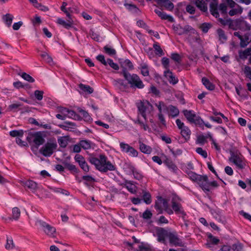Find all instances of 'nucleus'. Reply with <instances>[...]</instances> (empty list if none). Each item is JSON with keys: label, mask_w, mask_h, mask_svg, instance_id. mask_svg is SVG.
<instances>
[{"label": "nucleus", "mask_w": 251, "mask_h": 251, "mask_svg": "<svg viewBox=\"0 0 251 251\" xmlns=\"http://www.w3.org/2000/svg\"><path fill=\"white\" fill-rule=\"evenodd\" d=\"M88 160L95 165L98 170L102 173H105L108 171H114L116 169V167L107 160L106 156L104 154H100L99 158L89 156Z\"/></svg>", "instance_id": "f257e3e1"}, {"label": "nucleus", "mask_w": 251, "mask_h": 251, "mask_svg": "<svg viewBox=\"0 0 251 251\" xmlns=\"http://www.w3.org/2000/svg\"><path fill=\"white\" fill-rule=\"evenodd\" d=\"M122 74L131 88L141 89L144 87L145 85L142 80L137 75L131 74L125 69L122 71Z\"/></svg>", "instance_id": "f03ea898"}, {"label": "nucleus", "mask_w": 251, "mask_h": 251, "mask_svg": "<svg viewBox=\"0 0 251 251\" xmlns=\"http://www.w3.org/2000/svg\"><path fill=\"white\" fill-rule=\"evenodd\" d=\"M26 140L30 146L35 147L36 149H38L40 146L43 145L45 141L40 131L28 132Z\"/></svg>", "instance_id": "7ed1b4c3"}, {"label": "nucleus", "mask_w": 251, "mask_h": 251, "mask_svg": "<svg viewBox=\"0 0 251 251\" xmlns=\"http://www.w3.org/2000/svg\"><path fill=\"white\" fill-rule=\"evenodd\" d=\"M154 207L158 211V214H162L163 210L169 215L173 214V210L169 206L168 201L161 197L158 198L157 200L155 201Z\"/></svg>", "instance_id": "20e7f679"}, {"label": "nucleus", "mask_w": 251, "mask_h": 251, "mask_svg": "<svg viewBox=\"0 0 251 251\" xmlns=\"http://www.w3.org/2000/svg\"><path fill=\"white\" fill-rule=\"evenodd\" d=\"M57 145L55 141H48L39 150L44 156H50L56 149Z\"/></svg>", "instance_id": "39448f33"}, {"label": "nucleus", "mask_w": 251, "mask_h": 251, "mask_svg": "<svg viewBox=\"0 0 251 251\" xmlns=\"http://www.w3.org/2000/svg\"><path fill=\"white\" fill-rule=\"evenodd\" d=\"M183 113L190 123H194L196 125H199L200 126H203V121L200 117L197 116L192 111L184 110Z\"/></svg>", "instance_id": "423d86ee"}, {"label": "nucleus", "mask_w": 251, "mask_h": 251, "mask_svg": "<svg viewBox=\"0 0 251 251\" xmlns=\"http://www.w3.org/2000/svg\"><path fill=\"white\" fill-rule=\"evenodd\" d=\"M37 222L42 226L44 232L47 236L51 238L56 237V228L54 226L41 220H39Z\"/></svg>", "instance_id": "0eeeda50"}, {"label": "nucleus", "mask_w": 251, "mask_h": 251, "mask_svg": "<svg viewBox=\"0 0 251 251\" xmlns=\"http://www.w3.org/2000/svg\"><path fill=\"white\" fill-rule=\"evenodd\" d=\"M180 199L176 195L173 197L171 201L172 210L173 211H174L176 214L185 216L186 214L183 210L181 204L180 203Z\"/></svg>", "instance_id": "6e6552de"}, {"label": "nucleus", "mask_w": 251, "mask_h": 251, "mask_svg": "<svg viewBox=\"0 0 251 251\" xmlns=\"http://www.w3.org/2000/svg\"><path fill=\"white\" fill-rule=\"evenodd\" d=\"M196 182L199 185L200 187L205 192H209L210 188H209V184L208 181V176L206 175L200 176V177L198 178Z\"/></svg>", "instance_id": "1a4fd4ad"}, {"label": "nucleus", "mask_w": 251, "mask_h": 251, "mask_svg": "<svg viewBox=\"0 0 251 251\" xmlns=\"http://www.w3.org/2000/svg\"><path fill=\"white\" fill-rule=\"evenodd\" d=\"M196 182L199 185L200 187L205 192H209L210 188H209V184L208 181V176L206 175L200 176V177L198 178Z\"/></svg>", "instance_id": "9d476101"}, {"label": "nucleus", "mask_w": 251, "mask_h": 251, "mask_svg": "<svg viewBox=\"0 0 251 251\" xmlns=\"http://www.w3.org/2000/svg\"><path fill=\"white\" fill-rule=\"evenodd\" d=\"M75 161L77 162L81 169L85 172H89V166L85 161V158L80 154H77L75 156Z\"/></svg>", "instance_id": "9b49d317"}, {"label": "nucleus", "mask_w": 251, "mask_h": 251, "mask_svg": "<svg viewBox=\"0 0 251 251\" xmlns=\"http://www.w3.org/2000/svg\"><path fill=\"white\" fill-rule=\"evenodd\" d=\"M171 232H169L167 230L162 227H158L156 229V234L157 235V240L159 242L164 243L165 242V238H168Z\"/></svg>", "instance_id": "f8f14e48"}, {"label": "nucleus", "mask_w": 251, "mask_h": 251, "mask_svg": "<svg viewBox=\"0 0 251 251\" xmlns=\"http://www.w3.org/2000/svg\"><path fill=\"white\" fill-rule=\"evenodd\" d=\"M169 242L171 245L176 247H183V244L180 239H179L176 232H171L169 237Z\"/></svg>", "instance_id": "ddd939ff"}, {"label": "nucleus", "mask_w": 251, "mask_h": 251, "mask_svg": "<svg viewBox=\"0 0 251 251\" xmlns=\"http://www.w3.org/2000/svg\"><path fill=\"white\" fill-rule=\"evenodd\" d=\"M236 26L238 29L243 31H249L251 29V25L243 20L237 21Z\"/></svg>", "instance_id": "4468645a"}, {"label": "nucleus", "mask_w": 251, "mask_h": 251, "mask_svg": "<svg viewBox=\"0 0 251 251\" xmlns=\"http://www.w3.org/2000/svg\"><path fill=\"white\" fill-rule=\"evenodd\" d=\"M157 5L159 6L164 7L165 9L172 11L174 9V4L169 0H157Z\"/></svg>", "instance_id": "2eb2a0df"}, {"label": "nucleus", "mask_w": 251, "mask_h": 251, "mask_svg": "<svg viewBox=\"0 0 251 251\" xmlns=\"http://www.w3.org/2000/svg\"><path fill=\"white\" fill-rule=\"evenodd\" d=\"M164 76L167 78L169 82L173 85L176 84L178 81L177 78L169 70L164 72Z\"/></svg>", "instance_id": "dca6fc26"}, {"label": "nucleus", "mask_w": 251, "mask_h": 251, "mask_svg": "<svg viewBox=\"0 0 251 251\" xmlns=\"http://www.w3.org/2000/svg\"><path fill=\"white\" fill-rule=\"evenodd\" d=\"M154 12L162 19L168 20L169 22L173 23L174 22V18L170 15L166 14V13L158 9H155Z\"/></svg>", "instance_id": "f3484780"}, {"label": "nucleus", "mask_w": 251, "mask_h": 251, "mask_svg": "<svg viewBox=\"0 0 251 251\" xmlns=\"http://www.w3.org/2000/svg\"><path fill=\"white\" fill-rule=\"evenodd\" d=\"M56 23L67 29H69L72 27L74 24V21L73 20H67V21L65 22L61 18H58Z\"/></svg>", "instance_id": "a211bd4d"}, {"label": "nucleus", "mask_w": 251, "mask_h": 251, "mask_svg": "<svg viewBox=\"0 0 251 251\" xmlns=\"http://www.w3.org/2000/svg\"><path fill=\"white\" fill-rule=\"evenodd\" d=\"M210 12L211 14L216 18L219 17V14L218 11V3L214 1L210 3Z\"/></svg>", "instance_id": "6ab92c4d"}, {"label": "nucleus", "mask_w": 251, "mask_h": 251, "mask_svg": "<svg viewBox=\"0 0 251 251\" xmlns=\"http://www.w3.org/2000/svg\"><path fill=\"white\" fill-rule=\"evenodd\" d=\"M229 160L230 162H233L239 168L242 169L243 168L242 161L238 156L232 154Z\"/></svg>", "instance_id": "aec40b11"}, {"label": "nucleus", "mask_w": 251, "mask_h": 251, "mask_svg": "<svg viewBox=\"0 0 251 251\" xmlns=\"http://www.w3.org/2000/svg\"><path fill=\"white\" fill-rule=\"evenodd\" d=\"M180 134L185 141L187 142L190 138L191 131L188 127L185 126L181 129Z\"/></svg>", "instance_id": "412c9836"}, {"label": "nucleus", "mask_w": 251, "mask_h": 251, "mask_svg": "<svg viewBox=\"0 0 251 251\" xmlns=\"http://www.w3.org/2000/svg\"><path fill=\"white\" fill-rule=\"evenodd\" d=\"M195 4L201 11L203 12L207 11V4L203 0H196Z\"/></svg>", "instance_id": "4be33fe9"}, {"label": "nucleus", "mask_w": 251, "mask_h": 251, "mask_svg": "<svg viewBox=\"0 0 251 251\" xmlns=\"http://www.w3.org/2000/svg\"><path fill=\"white\" fill-rule=\"evenodd\" d=\"M139 149L141 152L148 154H150L152 152V149L150 146H148L141 142H139Z\"/></svg>", "instance_id": "5701e85b"}, {"label": "nucleus", "mask_w": 251, "mask_h": 251, "mask_svg": "<svg viewBox=\"0 0 251 251\" xmlns=\"http://www.w3.org/2000/svg\"><path fill=\"white\" fill-rule=\"evenodd\" d=\"M251 55V48H249L244 50L239 51V56L240 59H246L249 56Z\"/></svg>", "instance_id": "b1692460"}, {"label": "nucleus", "mask_w": 251, "mask_h": 251, "mask_svg": "<svg viewBox=\"0 0 251 251\" xmlns=\"http://www.w3.org/2000/svg\"><path fill=\"white\" fill-rule=\"evenodd\" d=\"M126 188L132 194H136L137 192V187L130 181H126L125 184Z\"/></svg>", "instance_id": "393cba45"}, {"label": "nucleus", "mask_w": 251, "mask_h": 251, "mask_svg": "<svg viewBox=\"0 0 251 251\" xmlns=\"http://www.w3.org/2000/svg\"><path fill=\"white\" fill-rule=\"evenodd\" d=\"M164 163L173 171L176 172L177 171V166L175 164V163L172 161L171 159L166 158L165 160L164 161Z\"/></svg>", "instance_id": "a878e982"}, {"label": "nucleus", "mask_w": 251, "mask_h": 251, "mask_svg": "<svg viewBox=\"0 0 251 251\" xmlns=\"http://www.w3.org/2000/svg\"><path fill=\"white\" fill-rule=\"evenodd\" d=\"M122 67L123 68V69L126 70V68H128L129 70H132L134 69V66L132 63V62L128 59H126L123 61H121L120 62Z\"/></svg>", "instance_id": "bb28decb"}, {"label": "nucleus", "mask_w": 251, "mask_h": 251, "mask_svg": "<svg viewBox=\"0 0 251 251\" xmlns=\"http://www.w3.org/2000/svg\"><path fill=\"white\" fill-rule=\"evenodd\" d=\"M217 32L220 41L222 43H225L227 40V36H226L225 31L221 28H218L217 30Z\"/></svg>", "instance_id": "cd10ccee"}, {"label": "nucleus", "mask_w": 251, "mask_h": 251, "mask_svg": "<svg viewBox=\"0 0 251 251\" xmlns=\"http://www.w3.org/2000/svg\"><path fill=\"white\" fill-rule=\"evenodd\" d=\"M251 42L249 39V34H245L244 36H242V37L240 40V45L242 48H245Z\"/></svg>", "instance_id": "c85d7f7f"}, {"label": "nucleus", "mask_w": 251, "mask_h": 251, "mask_svg": "<svg viewBox=\"0 0 251 251\" xmlns=\"http://www.w3.org/2000/svg\"><path fill=\"white\" fill-rule=\"evenodd\" d=\"M203 84L209 90H213L215 89V85L211 83L208 79L204 77L201 79Z\"/></svg>", "instance_id": "c756f323"}, {"label": "nucleus", "mask_w": 251, "mask_h": 251, "mask_svg": "<svg viewBox=\"0 0 251 251\" xmlns=\"http://www.w3.org/2000/svg\"><path fill=\"white\" fill-rule=\"evenodd\" d=\"M140 69L142 75L144 76L149 75V71L148 65L146 63H142L140 64Z\"/></svg>", "instance_id": "7c9ffc66"}, {"label": "nucleus", "mask_w": 251, "mask_h": 251, "mask_svg": "<svg viewBox=\"0 0 251 251\" xmlns=\"http://www.w3.org/2000/svg\"><path fill=\"white\" fill-rule=\"evenodd\" d=\"M153 48L154 49V52L156 55H157L159 56H161L164 55V53L158 43L156 42L153 45Z\"/></svg>", "instance_id": "2f4dec72"}, {"label": "nucleus", "mask_w": 251, "mask_h": 251, "mask_svg": "<svg viewBox=\"0 0 251 251\" xmlns=\"http://www.w3.org/2000/svg\"><path fill=\"white\" fill-rule=\"evenodd\" d=\"M12 212V218H10V219L18 220L21 215V211L20 209L17 207H15L13 208Z\"/></svg>", "instance_id": "473e14b6"}, {"label": "nucleus", "mask_w": 251, "mask_h": 251, "mask_svg": "<svg viewBox=\"0 0 251 251\" xmlns=\"http://www.w3.org/2000/svg\"><path fill=\"white\" fill-rule=\"evenodd\" d=\"M24 185L25 187H27L32 191L35 190L37 188V184L35 182L31 180H28L25 181Z\"/></svg>", "instance_id": "72a5a7b5"}, {"label": "nucleus", "mask_w": 251, "mask_h": 251, "mask_svg": "<svg viewBox=\"0 0 251 251\" xmlns=\"http://www.w3.org/2000/svg\"><path fill=\"white\" fill-rule=\"evenodd\" d=\"M168 110L170 111V115L173 117H176L179 114L178 109L173 105H170L168 107Z\"/></svg>", "instance_id": "f704fd0d"}, {"label": "nucleus", "mask_w": 251, "mask_h": 251, "mask_svg": "<svg viewBox=\"0 0 251 251\" xmlns=\"http://www.w3.org/2000/svg\"><path fill=\"white\" fill-rule=\"evenodd\" d=\"M143 199L144 201L147 204H149L151 202V195L148 192L143 191Z\"/></svg>", "instance_id": "c9c22d12"}, {"label": "nucleus", "mask_w": 251, "mask_h": 251, "mask_svg": "<svg viewBox=\"0 0 251 251\" xmlns=\"http://www.w3.org/2000/svg\"><path fill=\"white\" fill-rule=\"evenodd\" d=\"M78 87L81 90L88 94H92L94 91L93 89L89 85L80 83L79 84Z\"/></svg>", "instance_id": "e433bc0d"}, {"label": "nucleus", "mask_w": 251, "mask_h": 251, "mask_svg": "<svg viewBox=\"0 0 251 251\" xmlns=\"http://www.w3.org/2000/svg\"><path fill=\"white\" fill-rule=\"evenodd\" d=\"M158 120L160 122L159 124V126L160 128L163 129L164 128L166 127V121L164 118V117L162 113H158Z\"/></svg>", "instance_id": "4c0bfd02"}, {"label": "nucleus", "mask_w": 251, "mask_h": 251, "mask_svg": "<svg viewBox=\"0 0 251 251\" xmlns=\"http://www.w3.org/2000/svg\"><path fill=\"white\" fill-rule=\"evenodd\" d=\"M212 25L211 24L209 23H204L199 26V28L203 33H206L208 31L209 29L212 27Z\"/></svg>", "instance_id": "58836bf2"}, {"label": "nucleus", "mask_w": 251, "mask_h": 251, "mask_svg": "<svg viewBox=\"0 0 251 251\" xmlns=\"http://www.w3.org/2000/svg\"><path fill=\"white\" fill-rule=\"evenodd\" d=\"M189 32L194 34L196 31V30L192 28L191 26L189 25H186L183 28H182L181 33H178V34H186Z\"/></svg>", "instance_id": "ea45409f"}, {"label": "nucleus", "mask_w": 251, "mask_h": 251, "mask_svg": "<svg viewBox=\"0 0 251 251\" xmlns=\"http://www.w3.org/2000/svg\"><path fill=\"white\" fill-rule=\"evenodd\" d=\"M13 16L10 14H6L3 17V20L8 27L11 25Z\"/></svg>", "instance_id": "a19ab883"}, {"label": "nucleus", "mask_w": 251, "mask_h": 251, "mask_svg": "<svg viewBox=\"0 0 251 251\" xmlns=\"http://www.w3.org/2000/svg\"><path fill=\"white\" fill-rule=\"evenodd\" d=\"M104 52L109 55H114L116 53V51L115 49L110 48L108 46L106 45L103 47Z\"/></svg>", "instance_id": "79ce46f5"}, {"label": "nucleus", "mask_w": 251, "mask_h": 251, "mask_svg": "<svg viewBox=\"0 0 251 251\" xmlns=\"http://www.w3.org/2000/svg\"><path fill=\"white\" fill-rule=\"evenodd\" d=\"M137 107L140 113L146 112L147 109V106L145 103L142 101H140L137 103Z\"/></svg>", "instance_id": "37998d69"}, {"label": "nucleus", "mask_w": 251, "mask_h": 251, "mask_svg": "<svg viewBox=\"0 0 251 251\" xmlns=\"http://www.w3.org/2000/svg\"><path fill=\"white\" fill-rule=\"evenodd\" d=\"M155 105L158 109L159 113H162L163 110H168V107L162 101H159L158 103L155 104Z\"/></svg>", "instance_id": "c03bdc74"}, {"label": "nucleus", "mask_w": 251, "mask_h": 251, "mask_svg": "<svg viewBox=\"0 0 251 251\" xmlns=\"http://www.w3.org/2000/svg\"><path fill=\"white\" fill-rule=\"evenodd\" d=\"M40 56L47 63L50 64L52 62V58L47 52H43Z\"/></svg>", "instance_id": "a18cd8bd"}, {"label": "nucleus", "mask_w": 251, "mask_h": 251, "mask_svg": "<svg viewBox=\"0 0 251 251\" xmlns=\"http://www.w3.org/2000/svg\"><path fill=\"white\" fill-rule=\"evenodd\" d=\"M15 247L13 241L11 238H7L6 244L5 246V248L6 250H9L13 249Z\"/></svg>", "instance_id": "49530a36"}, {"label": "nucleus", "mask_w": 251, "mask_h": 251, "mask_svg": "<svg viewBox=\"0 0 251 251\" xmlns=\"http://www.w3.org/2000/svg\"><path fill=\"white\" fill-rule=\"evenodd\" d=\"M81 147L84 150L91 148V142L88 140H81L79 142Z\"/></svg>", "instance_id": "de8ad7c7"}, {"label": "nucleus", "mask_w": 251, "mask_h": 251, "mask_svg": "<svg viewBox=\"0 0 251 251\" xmlns=\"http://www.w3.org/2000/svg\"><path fill=\"white\" fill-rule=\"evenodd\" d=\"M82 178L85 181V184L87 185H88V183H93L96 181L95 179L91 176H84Z\"/></svg>", "instance_id": "09e8293b"}, {"label": "nucleus", "mask_w": 251, "mask_h": 251, "mask_svg": "<svg viewBox=\"0 0 251 251\" xmlns=\"http://www.w3.org/2000/svg\"><path fill=\"white\" fill-rule=\"evenodd\" d=\"M24 131L23 130H12L9 133L10 135L12 137H16V136H20L22 137L24 135Z\"/></svg>", "instance_id": "8fccbe9b"}, {"label": "nucleus", "mask_w": 251, "mask_h": 251, "mask_svg": "<svg viewBox=\"0 0 251 251\" xmlns=\"http://www.w3.org/2000/svg\"><path fill=\"white\" fill-rule=\"evenodd\" d=\"M66 111L68 112V114H69V117L75 119V120H78L80 118L79 116L76 114L74 110H66Z\"/></svg>", "instance_id": "3c124183"}, {"label": "nucleus", "mask_w": 251, "mask_h": 251, "mask_svg": "<svg viewBox=\"0 0 251 251\" xmlns=\"http://www.w3.org/2000/svg\"><path fill=\"white\" fill-rule=\"evenodd\" d=\"M58 143L62 148H65L68 145V141L65 137H61L58 139Z\"/></svg>", "instance_id": "603ef678"}, {"label": "nucleus", "mask_w": 251, "mask_h": 251, "mask_svg": "<svg viewBox=\"0 0 251 251\" xmlns=\"http://www.w3.org/2000/svg\"><path fill=\"white\" fill-rule=\"evenodd\" d=\"M138 251H151V248L149 245L141 243L138 247Z\"/></svg>", "instance_id": "864d4df0"}, {"label": "nucleus", "mask_w": 251, "mask_h": 251, "mask_svg": "<svg viewBox=\"0 0 251 251\" xmlns=\"http://www.w3.org/2000/svg\"><path fill=\"white\" fill-rule=\"evenodd\" d=\"M120 148L122 150V151L126 153H128L130 148L131 146H129L127 144L124 143L122 142L120 144Z\"/></svg>", "instance_id": "5fc2aeb1"}, {"label": "nucleus", "mask_w": 251, "mask_h": 251, "mask_svg": "<svg viewBox=\"0 0 251 251\" xmlns=\"http://www.w3.org/2000/svg\"><path fill=\"white\" fill-rule=\"evenodd\" d=\"M188 175L191 179L195 182H196L198 178L200 177L201 176L191 171L188 173Z\"/></svg>", "instance_id": "6e6d98bb"}, {"label": "nucleus", "mask_w": 251, "mask_h": 251, "mask_svg": "<svg viewBox=\"0 0 251 251\" xmlns=\"http://www.w3.org/2000/svg\"><path fill=\"white\" fill-rule=\"evenodd\" d=\"M246 76L251 81V68L248 66H245L244 70Z\"/></svg>", "instance_id": "4d7b16f0"}, {"label": "nucleus", "mask_w": 251, "mask_h": 251, "mask_svg": "<svg viewBox=\"0 0 251 251\" xmlns=\"http://www.w3.org/2000/svg\"><path fill=\"white\" fill-rule=\"evenodd\" d=\"M96 58L104 66H106L107 65L108 59L105 60L104 55L100 54L96 57Z\"/></svg>", "instance_id": "13d9d810"}, {"label": "nucleus", "mask_w": 251, "mask_h": 251, "mask_svg": "<svg viewBox=\"0 0 251 251\" xmlns=\"http://www.w3.org/2000/svg\"><path fill=\"white\" fill-rule=\"evenodd\" d=\"M65 166L69 170L73 171L75 173H78V170L75 165L70 163H66L65 164Z\"/></svg>", "instance_id": "bf43d9fd"}, {"label": "nucleus", "mask_w": 251, "mask_h": 251, "mask_svg": "<svg viewBox=\"0 0 251 251\" xmlns=\"http://www.w3.org/2000/svg\"><path fill=\"white\" fill-rule=\"evenodd\" d=\"M21 76L25 80L29 82H33L35 81L33 78L25 73H23Z\"/></svg>", "instance_id": "052dcab7"}, {"label": "nucleus", "mask_w": 251, "mask_h": 251, "mask_svg": "<svg viewBox=\"0 0 251 251\" xmlns=\"http://www.w3.org/2000/svg\"><path fill=\"white\" fill-rule=\"evenodd\" d=\"M44 92L40 90H36L34 92V95L37 100H41L43 99Z\"/></svg>", "instance_id": "680f3d73"}, {"label": "nucleus", "mask_w": 251, "mask_h": 251, "mask_svg": "<svg viewBox=\"0 0 251 251\" xmlns=\"http://www.w3.org/2000/svg\"><path fill=\"white\" fill-rule=\"evenodd\" d=\"M131 170H132L133 175L134 176V177L135 179H138V180H140V179H142V175L140 174V173H139L136 170V169H135V168L134 167H132Z\"/></svg>", "instance_id": "e2e57ef3"}, {"label": "nucleus", "mask_w": 251, "mask_h": 251, "mask_svg": "<svg viewBox=\"0 0 251 251\" xmlns=\"http://www.w3.org/2000/svg\"><path fill=\"white\" fill-rule=\"evenodd\" d=\"M108 64L115 70H118L119 69L118 65L116 63H114L111 59H108L107 65Z\"/></svg>", "instance_id": "0e129e2a"}, {"label": "nucleus", "mask_w": 251, "mask_h": 251, "mask_svg": "<svg viewBox=\"0 0 251 251\" xmlns=\"http://www.w3.org/2000/svg\"><path fill=\"white\" fill-rule=\"evenodd\" d=\"M186 11L190 14H194L196 11L195 7L190 4H188L186 7Z\"/></svg>", "instance_id": "69168bd1"}, {"label": "nucleus", "mask_w": 251, "mask_h": 251, "mask_svg": "<svg viewBox=\"0 0 251 251\" xmlns=\"http://www.w3.org/2000/svg\"><path fill=\"white\" fill-rule=\"evenodd\" d=\"M196 152L205 158L207 157V152L201 148L199 147L197 148Z\"/></svg>", "instance_id": "338daca9"}, {"label": "nucleus", "mask_w": 251, "mask_h": 251, "mask_svg": "<svg viewBox=\"0 0 251 251\" xmlns=\"http://www.w3.org/2000/svg\"><path fill=\"white\" fill-rule=\"evenodd\" d=\"M171 58L176 62L180 63L181 61V57L179 54L174 53L171 54Z\"/></svg>", "instance_id": "774afa93"}]
</instances>
